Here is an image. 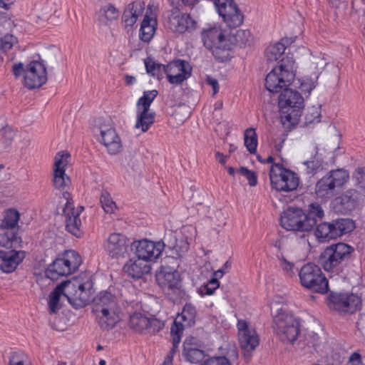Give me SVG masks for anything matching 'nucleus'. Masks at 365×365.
Masks as SVG:
<instances>
[{
	"mask_svg": "<svg viewBox=\"0 0 365 365\" xmlns=\"http://www.w3.org/2000/svg\"><path fill=\"white\" fill-rule=\"evenodd\" d=\"M92 287V281L89 279L85 282H82L78 278L62 282L49 295L50 312L55 314L61 309L59 301L61 295L65 296L75 309L83 307L90 300L88 294Z\"/></svg>",
	"mask_w": 365,
	"mask_h": 365,
	"instance_id": "nucleus-1",
	"label": "nucleus"
},
{
	"mask_svg": "<svg viewBox=\"0 0 365 365\" xmlns=\"http://www.w3.org/2000/svg\"><path fill=\"white\" fill-rule=\"evenodd\" d=\"M354 251L353 247L344 242L332 244L320 254L319 263L325 271L346 278L354 267Z\"/></svg>",
	"mask_w": 365,
	"mask_h": 365,
	"instance_id": "nucleus-2",
	"label": "nucleus"
},
{
	"mask_svg": "<svg viewBox=\"0 0 365 365\" xmlns=\"http://www.w3.org/2000/svg\"><path fill=\"white\" fill-rule=\"evenodd\" d=\"M278 105L282 125L287 128L297 125L304 107L301 93L286 87L279 96Z\"/></svg>",
	"mask_w": 365,
	"mask_h": 365,
	"instance_id": "nucleus-3",
	"label": "nucleus"
},
{
	"mask_svg": "<svg viewBox=\"0 0 365 365\" xmlns=\"http://www.w3.org/2000/svg\"><path fill=\"white\" fill-rule=\"evenodd\" d=\"M88 297L93 302V310L97 313L98 323L103 329H111L120 321L119 316L115 313L116 301L115 296L108 291L100 292L96 297Z\"/></svg>",
	"mask_w": 365,
	"mask_h": 365,
	"instance_id": "nucleus-4",
	"label": "nucleus"
},
{
	"mask_svg": "<svg viewBox=\"0 0 365 365\" xmlns=\"http://www.w3.org/2000/svg\"><path fill=\"white\" fill-rule=\"evenodd\" d=\"M294 61L292 57L287 56L278 61L265 78V88L270 93H279L283 88L289 86L294 79L292 72Z\"/></svg>",
	"mask_w": 365,
	"mask_h": 365,
	"instance_id": "nucleus-5",
	"label": "nucleus"
},
{
	"mask_svg": "<svg viewBox=\"0 0 365 365\" xmlns=\"http://www.w3.org/2000/svg\"><path fill=\"white\" fill-rule=\"evenodd\" d=\"M202 40L206 48L211 51L214 57L220 62L230 59L232 43L220 27L214 26L202 31Z\"/></svg>",
	"mask_w": 365,
	"mask_h": 365,
	"instance_id": "nucleus-6",
	"label": "nucleus"
},
{
	"mask_svg": "<svg viewBox=\"0 0 365 365\" xmlns=\"http://www.w3.org/2000/svg\"><path fill=\"white\" fill-rule=\"evenodd\" d=\"M82 262L79 254L74 250L66 251L62 257L56 258L45 271L47 278L55 281L60 277L69 275L76 272Z\"/></svg>",
	"mask_w": 365,
	"mask_h": 365,
	"instance_id": "nucleus-7",
	"label": "nucleus"
},
{
	"mask_svg": "<svg viewBox=\"0 0 365 365\" xmlns=\"http://www.w3.org/2000/svg\"><path fill=\"white\" fill-rule=\"evenodd\" d=\"M301 284L312 292L324 294L329 291V282L321 268L312 262L303 265L299 272Z\"/></svg>",
	"mask_w": 365,
	"mask_h": 365,
	"instance_id": "nucleus-8",
	"label": "nucleus"
},
{
	"mask_svg": "<svg viewBox=\"0 0 365 365\" xmlns=\"http://www.w3.org/2000/svg\"><path fill=\"white\" fill-rule=\"evenodd\" d=\"M269 177L272 188L278 192L296 190L299 184L297 174L281 163H274L270 166Z\"/></svg>",
	"mask_w": 365,
	"mask_h": 365,
	"instance_id": "nucleus-9",
	"label": "nucleus"
},
{
	"mask_svg": "<svg viewBox=\"0 0 365 365\" xmlns=\"http://www.w3.org/2000/svg\"><path fill=\"white\" fill-rule=\"evenodd\" d=\"M355 229L354 222L349 218H338L331 222H323L317 226L315 236L319 242L336 240Z\"/></svg>",
	"mask_w": 365,
	"mask_h": 365,
	"instance_id": "nucleus-10",
	"label": "nucleus"
},
{
	"mask_svg": "<svg viewBox=\"0 0 365 365\" xmlns=\"http://www.w3.org/2000/svg\"><path fill=\"white\" fill-rule=\"evenodd\" d=\"M273 314L274 328L279 332L282 341L293 344L300 333L299 319L282 309Z\"/></svg>",
	"mask_w": 365,
	"mask_h": 365,
	"instance_id": "nucleus-11",
	"label": "nucleus"
},
{
	"mask_svg": "<svg viewBox=\"0 0 365 365\" xmlns=\"http://www.w3.org/2000/svg\"><path fill=\"white\" fill-rule=\"evenodd\" d=\"M348 179L349 173L345 170H331L317 181L315 193L319 198H331L335 195L336 188L342 187Z\"/></svg>",
	"mask_w": 365,
	"mask_h": 365,
	"instance_id": "nucleus-12",
	"label": "nucleus"
},
{
	"mask_svg": "<svg viewBox=\"0 0 365 365\" xmlns=\"http://www.w3.org/2000/svg\"><path fill=\"white\" fill-rule=\"evenodd\" d=\"M314 223L310 219L306 220L305 212L299 207H289L280 217V224L287 230L308 232L312 230Z\"/></svg>",
	"mask_w": 365,
	"mask_h": 365,
	"instance_id": "nucleus-13",
	"label": "nucleus"
},
{
	"mask_svg": "<svg viewBox=\"0 0 365 365\" xmlns=\"http://www.w3.org/2000/svg\"><path fill=\"white\" fill-rule=\"evenodd\" d=\"M330 308L344 314H353L361 309V299L353 293H333L328 297Z\"/></svg>",
	"mask_w": 365,
	"mask_h": 365,
	"instance_id": "nucleus-14",
	"label": "nucleus"
},
{
	"mask_svg": "<svg viewBox=\"0 0 365 365\" xmlns=\"http://www.w3.org/2000/svg\"><path fill=\"white\" fill-rule=\"evenodd\" d=\"M165 245L163 241L153 242L147 239L134 241L130 244L131 250L136 257L146 262H155L161 255Z\"/></svg>",
	"mask_w": 365,
	"mask_h": 365,
	"instance_id": "nucleus-15",
	"label": "nucleus"
},
{
	"mask_svg": "<svg viewBox=\"0 0 365 365\" xmlns=\"http://www.w3.org/2000/svg\"><path fill=\"white\" fill-rule=\"evenodd\" d=\"M63 195L67 200L63 210L66 218V230L77 238H80L83 235V231L81 230V220L79 216L84 208L82 206L77 208L73 207L69 192H64Z\"/></svg>",
	"mask_w": 365,
	"mask_h": 365,
	"instance_id": "nucleus-16",
	"label": "nucleus"
},
{
	"mask_svg": "<svg viewBox=\"0 0 365 365\" xmlns=\"http://www.w3.org/2000/svg\"><path fill=\"white\" fill-rule=\"evenodd\" d=\"M217 12L230 29L240 26L244 20V15L234 0H215Z\"/></svg>",
	"mask_w": 365,
	"mask_h": 365,
	"instance_id": "nucleus-17",
	"label": "nucleus"
},
{
	"mask_svg": "<svg viewBox=\"0 0 365 365\" xmlns=\"http://www.w3.org/2000/svg\"><path fill=\"white\" fill-rule=\"evenodd\" d=\"M164 24L165 27L173 33L182 34L194 30L197 23L189 14H182L180 10L175 9L168 12Z\"/></svg>",
	"mask_w": 365,
	"mask_h": 365,
	"instance_id": "nucleus-18",
	"label": "nucleus"
},
{
	"mask_svg": "<svg viewBox=\"0 0 365 365\" xmlns=\"http://www.w3.org/2000/svg\"><path fill=\"white\" fill-rule=\"evenodd\" d=\"M363 196L362 192L356 189H349L334 198L331 205L336 212L348 214L359 205Z\"/></svg>",
	"mask_w": 365,
	"mask_h": 365,
	"instance_id": "nucleus-19",
	"label": "nucleus"
},
{
	"mask_svg": "<svg viewBox=\"0 0 365 365\" xmlns=\"http://www.w3.org/2000/svg\"><path fill=\"white\" fill-rule=\"evenodd\" d=\"M47 81L46 68L40 61H32L26 66L24 85L29 89L40 88Z\"/></svg>",
	"mask_w": 365,
	"mask_h": 365,
	"instance_id": "nucleus-20",
	"label": "nucleus"
},
{
	"mask_svg": "<svg viewBox=\"0 0 365 365\" xmlns=\"http://www.w3.org/2000/svg\"><path fill=\"white\" fill-rule=\"evenodd\" d=\"M129 239L124 235L113 232L110 234L104 244L106 253L112 258L125 257L128 248L130 246Z\"/></svg>",
	"mask_w": 365,
	"mask_h": 365,
	"instance_id": "nucleus-21",
	"label": "nucleus"
},
{
	"mask_svg": "<svg viewBox=\"0 0 365 365\" xmlns=\"http://www.w3.org/2000/svg\"><path fill=\"white\" fill-rule=\"evenodd\" d=\"M192 68L188 62L177 59L168 63L167 78L172 84H180L191 75Z\"/></svg>",
	"mask_w": 365,
	"mask_h": 365,
	"instance_id": "nucleus-22",
	"label": "nucleus"
},
{
	"mask_svg": "<svg viewBox=\"0 0 365 365\" xmlns=\"http://www.w3.org/2000/svg\"><path fill=\"white\" fill-rule=\"evenodd\" d=\"M26 257V252L22 250H0V270L6 274L15 271Z\"/></svg>",
	"mask_w": 365,
	"mask_h": 365,
	"instance_id": "nucleus-23",
	"label": "nucleus"
},
{
	"mask_svg": "<svg viewBox=\"0 0 365 365\" xmlns=\"http://www.w3.org/2000/svg\"><path fill=\"white\" fill-rule=\"evenodd\" d=\"M70 158L68 153H58L55 157L54 168H53V185L56 189L63 190L67 185L65 179V165L68 163V158Z\"/></svg>",
	"mask_w": 365,
	"mask_h": 365,
	"instance_id": "nucleus-24",
	"label": "nucleus"
},
{
	"mask_svg": "<svg viewBox=\"0 0 365 365\" xmlns=\"http://www.w3.org/2000/svg\"><path fill=\"white\" fill-rule=\"evenodd\" d=\"M145 2L136 0L128 4L122 15V25L125 29L132 28L145 10Z\"/></svg>",
	"mask_w": 365,
	"mask_h": 365,
	"instance_id": "nucleus-25",
	"label": "nucleus"
},
{
	"mask_svg": "<svg viewBox=\"0 0 365 365\" xmlns=\"http://www.w3.org/2000/svg\"><path fill=\"white\" fill-rule=\"evenodd\" d=\"M156 281L164 289L175 292L180 289V276L178 271H170L163 268L156 274Z\"/></svg>",
	"mask_w": 365,
	"mask_h": 365,
	"instance_id": "nucleus-26",
	"label": "nucleus"
},
{
	"mask_svg": "<svg viewBox=\"0 0 365 365\" xmlns=\"http://www.w3.org/2000/svg\"><path fill=\"white\" fill-rule=\"evenodd\" d=\"M240 348L243 351V356L247 363L250 362L252 352L259 345V339L255 330L238 336Z\"/></svg>",
	"mask_w": 365,
	"mask_h": 365,
	"instance_id": "nucleus-27",
	"label": "nucleus"
},
{
	"mask_svg": "<svg viewBox=\"0 0 365 365\" xmlns=\"http://www.w3.org/2000/svg\"><path fill=\"white\" fill-rule=\"evenodd\" d=\"M101 139L103 143L108 149L109 153L115 155L118 153L121 148V144L119 136L117 135L115 129L108 128L107 130H101Z\"/></svg>",
	"mask_w": 365,
	"mask_h": 365,
	"instance_id": "nucleus-28",
	"label": "nucleus"
},
{
	"mask_svg": "<svg viewBox=\"0 0 365 365\" xmlns=\"http://www.w3.org/2000/svg\"><path fill=\"white\" fill-rule=\"evenodd\" d=\"M151 267L146 262L139 259H130L123 266V270L133 279H140L150 273Z\"/></svg>",
	"mask_w": 365,
	"mask_h": 365,
	"instance_id": "nucleus-29",
	"label": "nucleus"
},
{
	"mask_svg": "<svg viewBox=\"0 0 365 365\" xmlns=\"http://www.w3.org/2000/svg\"><path fill=\"white\" fill-rule=\"evenodd\" d=\"M182 356L186 361L192 364L201 362L206 356L203 349L197 347V344L186 339L183 343Z\"/></svg>",
	"mask_w": 365,
	"mask_h": 365,
	"instance_id": "nucleus-30",
	"label": "nucleus"
},
{
	"mask_svg": "<svg viewBox=\"0 0 365 365\" xmlns=\"http://www.w3.org/2000/svg\"><path fill=\"white\" fill-rule=\"evenodd\" d=\"M319 150L318 146L315 145L310 159L303 163L305 166L304 173L310 177L314 176L324 169V160L319 153Z\"/></svg>",
	"mask_w": 365,
	"mask_h": 365,
	"instance_id": "nucleus-31",
	"label": "nucleus"
},
{
	"mask_svg": "<svg viewBox=\"0 0 365 365\" xmlns=\"http://www.w3.org/2000/svg\"><path fill=\"white\" fill-rule=\"evenodd\" d=\"M156 26V19L147 14L145 15L139 30L140 39L144 42H149L153 38Z\"/></svg>",
	"mask_w": 365,
	"mask_h": 365,
	"instance_id": "nucleus-32",
	"label": "nucleus"
},
{
	"mask_svg": "<svg viewBox=\"0 0 365 365\" xmlns=\"http://www.w3.org/2000/svg\"><path fill=\"white\" fill-rule=\"evenodd\" d=\"M22 239L19 236L17 231L7 230L0 227V246L12 247L19 245L21 247Z\"/></svg>",
	"mask_w": 365,
	"mask_h": 365,
	"instance_id": "nucleus-33",
	"label": "nucleus"
},
{
	"mask_svg": "<svg viewBox=\"0 0 365 365\" xmlns=\"http://www.w3.org/2000/svg\"><path fill=\"white\" fill-rule=\"evenodd\" d=\"M146 72L158 79L163 78V75L168 72V64L164 65L158 63L153 58L148 57L144 60Z\"/></svg>",
	"mask_w": 365,
	"mask_h": 365,
	"instance_id": "nucleus-34",
	"label": "nucleus"
},
{
	"mask_svg": "<svg viewBox=\"0 0 365 365\" xmlns=\"http://www.w3.org/2000/svg\"><path fill=\"white\" fill-rule=\"evenodd\" d=\"M155 113L150 110H137L136 128H140L145 133L155 122Z\"/></svg>",
	"mask_w": 365,
	"mask_h": 365,
	"instance_id": "nucleus-35",
	"label": "nucleus"
},
{
	"mask_svg": "<svg viewBox=\"0 0 365 365\" xmlns=\"http://www.w3.org/2000/svg\"><path fill=\"white\" fill-rule=\"evenodd\" d=\"M289 43L288 39L282 38L280 41L269 45L265 50V58L269 62L277 61L284 55L286 50L285 43Z\"/></svg>",
	"mask_w": 365,
	"mask_h": 365,
	"instance_id": "nucleus-36",
	"label": "nucleus"
},
{
	"mask_svg": "<svg viewBox=\"0 0 365 365\" xmlns=\"http://www.w3.org/2000/svg\"><path fill=\"white\" fill-rule=\"evenodd\" d=\"M19 218L20 214L19 211L14 208H9L5 211L0 227L7 230H10L18 232L19 229L18 226Z\"/></svg>",
	"mask_w": 365,
	"mask_h": 365,
	"instance_id": "nucleus-37",
	"label": "nucleus"
},
{
	"mask_svg": "<svg viewBox=\"0 0 365 365\" xmlns=\"http://www.w3.org/2000/svg\"><path fill=\"white\" fill-rule=\"evenodd\" d=\"M227 42L232 43V48L234 46L245 47L252 42L251 33L249 30H237L235 34H230L227 36Z\"/></svg>",
	"mask_w": 365,
	"mask_h": 365,
	"instance_id": "nucleus-38",
	"label": "nucleus"
},
{
	"mask_svg": "<svg viewBox=\"0 0 365 365\" xmlns=\"http://www.w3.org/2000/svg\"><path fill=\"white\" fill-rule=\"evenodd\" d=\"M119 11L112 4L101 7L98 12V21L101 25H107L109 21L118 19Z\"/></svg>",
	"mask_w": 365,
	"mask_h": 365,
	"instance_id": "nucleus-39",
	"label": "nucleus"
},
{
	"mask_svg": "<svg viewBox=\"0 0 365 365\" xmlns=\"http://www.w3.org/2000/svg\"><path fill=\"white\" fill-rule=\"evenodd\" d=\"M166 246L175 254L174 257H181L188 251L190 245L187 240L182 237L179 239L175 238L174 242Z\"/></svg>",
	"mask_w": 365,
	"mask_h": 365,
	"instance_id": "nucleus-40",
	"label": "nucleus"
},
{
	"mask_svg": "<svg viewBox=\"0 0 365 365\" xmlns=\"http://www.w3.org/2000/svg\"><path fill=\"white\" fill-rule=\"evenodd\" d=\"M148 318L140 313H135L130 316L129 320L130 327L135 331L142 332L146 331Z\"/></svg>",
	"mask_w": 365,
	"mask_h": 365,
	"instance_id": "nucleus-41",
	"label": "nucleus"
},
{
	"mask_svg": "<svg viewBox=\"0 0 365 365\" xmlns=\"http://www.w3.org/2000/svg\"><path fill=\"white\" fill-rule=\"evenodd\" d=\"M324 212L322 206L318 203H311L305 212L306 220L310 219L314 223L312 225V229L317 225L318 220L324 217Z\"/></svg>",
	"mask_w": 365,
	"mask_h": 365,
	"instance_id": "nucleus-42",
	"label": "nucleus"
},
{
	"mask_svg": "<svg viewBox=\"0 0 365 365\" xmlns=\"http://www.w3.org/2000/svg\"><path fill=\"white\" fill-rule=\"evenodd\" d=\"M197 312L195 307L190 304L186 303L182 309L180 317L187 327H192L195 324V318Z\"/></svg>",
	"mask_w": 365,
	"mask_h": 365,
	"instance_id": "nucleus-43",
	"label": "nucleus"
},
{
	"mask_svg": "<svg viewBox=\"0 0 365 365\" xmlns=\"http://www.w3.org/2000/svg\"><path fill=\"white\" fill-rule=\"evenodd\" d=\"M245 145L251 154H255L257 148V135L255 129L250 128L245 130L244 134Z\"/></svg>",
	"mask_w": 365,
	"mask_h": 365,
	"instance_id": "nucleus-44",
	"label": "nucleus"
},
{
	"mask_svg": "<svg viewBox=\"0 0 365 365\" xmlns=\"http://www.w3.org/2000/svg\"><path fill=\"white\" fill-rule=\"evenodd\" d=\"M158 94V91L155 89L144 91L143 96L137 101V110H150V105L157 97Z\"/></svg>",
	"mask_w": 365,
	"mask_h": 365,
	"instance_id": "nucleus-45",
	"label": "nucleus"
},
{
	"mask_svg": "<svg viewBox=\"0 0 365 365\" xmlns=\"http://www.w3.org/2000/svg\"><path fill=\"white\" fill-rule=\"evenodd\" d=\"M318 75L314 73L312 76L304 77L301 82L300 88L302 92L309 94L317 84Z\"/></svg>",
	"mask_w": 365,
	"mask_h": 365,
	"instance_id": "nucleus-46",
	"label": "nucleus"
},
{
	"mask_svg": "<svg viewBox=\"0 0 365 365\" xmlns=\"http://www.w3.org/2000/svg\"><path fill=\"white\" fill-rule=\"evenodd\" d=\"M101 203L103 209L107 213H113L116 208L115 202L111 199L108 192L102 193L101 196Z\"/></svg>",
	"mask_w": 365,
	"mask_h": 365,
	"instance_id": "nucleus-47",
	"label": "nucleus"
},
{
	"mask_svg": "<svg viewBox=\"0 0 365 365\" xmlns=\"http://www.w3.org/2000/svg\"><path fill=\"white\" fill-rule=\"evenodd\" d=\"M353 179L355 185L361 189V192L365 193V167L358 168L353 174Z\"/></svg>",
	"mask_w": 365,
	"mask_h": 365,
	"instance_id": "nucleus-48",
	"label": "nucleus"
},
{
	"mask_svg": "<svg viewBox=\"0 0 365 365\" xmlns=\"http://www.w3.org/2000/svg\"><path fill=\"white\" fill-rule=\"evenodd\" d=\"M146 327V332L155 334L162 330L165 326L164 322L156 318H148V323Z\"/></svg>",
	"mask_w": 365,
	"mask_h": 365,
	"instance_id": "nucleus-49",
	"label": "nucleus"
},
{
	"mask_svg": "<svg viewBox=\"0 0 365 365\" xmlns=\"http://www.w3.org/2000/svg\"><path fill=\"white\" fill-rule=\"evenodd\" d=\"M220 287V282L217 277H212L205 284L200 287V292L206 295H212L215 290Z\"/></svg>",
	"mask_w": 365,
	"mask_h": 365,
	"instance_id": "nucleus-50",
	"label": "nucleus"
},
{
	"mask_svg": "<svg viewBox=\"0 0 365 365\" xmlns=\"http://www.w3.org/2000/svg\"><path fill=\"white\" fill-rule=\"evenodd\" d=\"M238 173L247 178L250 186H255L257 184V176L255 172L250 170L245 167H241L238 170Z\"/></svg>",
	"mask_w": 365,
	"mask_h": 365,
	"instance_id": "nucleus-51",
	"label": "nucleus"
},
{
	"mask_svg": "<svg viewBox=\"0 0 365 365\" xmlns=\"http://www.w3.org/2000/svg\"><path fill=\"white\" fill-rule=\"evenodd\" d=\"M200 365H232L225 356H212L205 360Z\"/></svg>",
	"mask_w": 365,
	"mask_h": 365,
	"instance_id": "nucleus-52",
	"label": "nucleus"
},
{
	"mask_svg": "<svg viewBox=\"0 0 365 365\" xmlns=\"http://www.w3.org/2000/svg\"><path fill=\"white\" fill-rule=\"evenodd\" d=\"M15 41L16 38L13 35L6 34L0 38V51L4 53L7 52L12 48Z\"/></svg>",
	"mask_w": 365,
	"mask_h": 365,
	"instance_id": "nucleus-53",
	"label": "nucleus"
},
{
	"mask_svg": "<svg viewBox=\"0 0 365 365\" xmlns=\"http://www.w3.org/2000/svg\"><path fill=\"white\" fill-rule=\"evenodd\" d=\"M173 9L180 10L182 6L192 8L198 0H168Z\"/></svg>",
	"mask_w": 365,
	"mask_h": 365,
	"instance_id": "nucleus-54",
	"label": "nucleus"
},
{
	"mask_svg": "<svg viewBox=\"0 0 365 365\" xmlns=\"http://www.w3.org/2000/svg\"><path fill=\"white\" fill-rule=\"evenodd\" d=\"M184 326H185V323L182 324L181 322H178L176 320L174 322L170 328V334L173 339L175 338L176 336H179L180 341H181Z\"/></svg>",
	"mask_w": 365,
	"mask_h": 365,
	"instance_id": "nucleus-55",
	"label": "nucleus"
},
{
	"mask_svg": "<svg viewBox=\"0 0 365 365\" xmlns=\"http://www.w3.org/2000/svg\"><path fill=\"white\" fill-rule=\"evenodd\" d=\"M0 26L6 31H10L14 26V22L6 13H0Z\"/></svg>",
	"mask_w": 365,
	"mask_h": 365,
	"instance_id": "nucleus-56",
	"label": "nucleus"
},
{
	"mask_svg": "<svg viewBox=\"0 0 365 365\" xmlns=\"http://www.w3.org/2000/svg\"><path fill=\"white\" fill-rule=\"evenodd\" d=\"M15 135V131L10 128H5L3 130V139L4 143L6 144H10L14 140Z\"/></svg>",
	"mask_w": 365,
	"mask_h": 365,
	"instance_id": "nucleus-57",
	"label": "nucleus"
},
{
	"mask_svg": "<svg viewBox=\"0 0 365 365\" xmlns=\"http://www.w3.org/2000/svg\"><path fill=\"white\" fill-rule=\"evenodd\" d=\"M237 327L238 329V336L241 335V334H245L255 330L254 329H250L247 322L243 319H239L237 321Z\"/></svg>",
	"mask_w": 365,
	"mask_h": 365,
	"instance_id": "nucleus-58",
	"label": "nucleus"
},
{
	"mask_svg": "<svg viewBox=\"0 0 365 365\" xmlns=\"http://www.w3.org/2000/svg\"><path fill=\"white\" fill-rule=\"evenodd\" d=\"M232 266V262L230 260H227L222 267V268L219 269L215 272V275L217 277L221 278L222 277L223 274L226 272H227Z\"/></svg>",
	"mask_w": 365,
	"mask_h": 365,
	"instance_id": "nucleus-59",
	"label": "nucleus"
},
{
	"mask_svg": "<svg viewBox=\"0 0 365 365\" xmlns=\"http://www.w3.org/2000/svg\"><path fill=\"white\" fill-rule=\"evenodd\" d=\"M205 82L212 88L213 95H215L219 91V84L217 80L210 76H207Z\"/></svg>",
	"mask_w": 365,
	"mask_h": 365,
	"instance_id": "nucleus-60",
	"label": "nucleus"
},
{
	"mask_svg": "<svg viewBox=\"0 0 365 365\" xmlns=\"http://www.w3.org/2000/svg\"><path fill=\"white\" fill-rule=\"evenodd\" d=\"M12 71L16 77H19L23 73H25L24 64L21 62L14 64Z\"/></svg>",
	"mask_w": 365,
	"mask_h": 365,
	"instance_id": "nucleus-61",
	"label": "nucleus"
},
{
	"mask_svg": "<svg viewBox=\"0 0 365 365\" xmlns=\"http://www.w3.org/2000/svg\"><path fill=\"white\" fill-rule=\"evenodd\" d=\"M358 330L362 334H365V313L360 314L358 321L356 322Z\"/></svg>",
	"mask_w": 365,
	"mask_h": 365,
	"instance_id": "nucleus-62",
	"label": "nucleus"
},
{
	"mask_svg": "<svg viewBox=\"0 0 365 365\" xmlns=\"http://www.w3.org/2000/svg\"><path fill=\"white\" fill-rule=\"evenodd\" d=\"M349 363L351 365L361 364V356L357 352L352 353L349 358Z\"/></svg>",
	"mask_w": 365,
	"mask_h": 365,
	"instance_id": "nucleus-63",
	"label": "nucleus"
},
{
	"mask_svg": "<svg viewBox=\"0 0 365 365\" xmlns=\"http://www.w3.org/2000/svg\"><path fill=\"white\" fill-rule=\"evenodd\" d=\"M179 344H180L179 336H176L175 338H173V346L170 349L167 356H170L171 359H173V356H174L175 354L176 353V351H178Z\"/></svg>",
	"mask_w": 365,
	"mask_h": 365,
	"instance_id": "nucleus-64",
	"label": "nucleus"
}]
</instances>
